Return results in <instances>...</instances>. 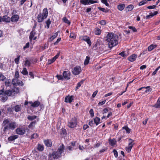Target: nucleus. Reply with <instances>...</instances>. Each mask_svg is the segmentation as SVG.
Wrapping results in <instances>:
<instances>
[{"mask_svg": "<svg viewBox=\"0 0 160 160\" xmlns=\"http://www.w3.org/2000/svg\"><path fill=\"white\" fill-rule=\"evenodd\" d=\"M118 36L112 32L109 33L106 36V41L109 48L111 49L113 47L117 45L118 43Z\"/></svg>", "mask_w": 160, "mask_h": 160, "instance_id": "nucleus-1", "label": "nucleus"}, {"mask_svg": "<svg viewBox=\"0 0 160 160\" xmlns=\"http://www.w3.org/2000/svg\"><path fill=\"white\" fill-rule=\"evenodd\" d=\"M4 127L3 131H7L8 130H14L16 127V123L14 122H10L8 119H4L2 124Z\"/></svg>", "mask_w": 160, "mask_h": 160, "instance_id": "nucleus-2", "label": "nucleus"}, {"mask_svg": "<svg viewBox=\"0 0 160 160\" xmlns=\"http://www.w3.org/2000/svg\"><path fill=\"white\" fill-rule=\"evenodd\" d=\"M18 92V90L17 88H12L9 89H6L5 91L4 88L0 90V94L7 95L9 96H13Z\"/></svg>", "mask_w": 160, "mask_h": 160, "instance_id": "nucleus-3", "label": "nucleus"}, {"mask_svg": "<svg viewBox=\"0 0 160 160\" xmlns=\"http://www.w3.org/2000/svg\"><path fill=\"white\" fill-rule=\"evenodd\" d=\"M78 123L77 119L75 118H72L68 122V126L71 128H74L76 127Z\"/></svg>", "mask_w": 160, "mask_h": 160, "instance_id": "nucleus-4", "label": "nucleus"}, {"mask_svg": "<svg viewBox=\"0 0 160 160\" xmlns=\"http://www.w3.org/2000/svg\"><path fill=\"white\" fill-rule=\"evenodd\" d=\"M79 38L81 40L86 42L89 46L91 45V42L89 38L87 36H81L79 37Z\"/></svg>", "mask_w": 160, "mask_h": 160, "instance_id": "nucleus-5", "label": "nucleus"}, {"mask_svg": "<svg viewBox=\"0 0 160 160\" xmlns=\"http://www.w3.org/2000/svg\"><path fill=\"white\" fill-rule=\"evenodd\" d=\"M18 78H14L12 81V83L14 86H23V82L19 80Z\"/></svg>", "mask_w": 160, "mask_h": 160, "instance_id": "nucleus-6", "label": "nucleus"}, {"mask_svg": "<svg viewBox=\"0 0 160 160\" xmlns=\"http://www.w3.org/2000/svg\"><path fill=\"white\" fill-rule=\"evenodd\" d=\"M81 71V67L79 66H77L72 69V72L74 75H77L79 74Z\"/></svg>", "mask_w": 160, "mask_h": 160, "instance_id": "nucleus-7", "label": "nucleus"}, {"mask_svg": "<svg viewBox=\"0 0 160 160\" xmlns=\"http://www.w3.org/2000/svg\"><path fill=\"white\" fill-rule=\"evenodd\" d=\"M12 82L10 79H7L4 82V84L6 86V89L12 88Z\"/></svg>", "mask_w": 160, "mask_h": 160, "instance_id": "nucleus-8", "label": "nucleus"}, {"mask_svg": "<svg viewBox=\"0 0 160 160\" xmlns=\"http://www.w3.org/2000/svg\"><path fill=\"white\" fill-rule=\"evenodd\" d=\"M25 132V129L24 128H18L16 130V133L19 135L24 134Z\"/></svg>", "mask_w": 160, "mask_h": 160, "instance_id": "nucleus-9", "label": "nucleus"}, {"mask_svg": "<svg viewBox=\"0 0 160 160\" xmlns=\"http://www.w3.org/2000/svg\"><path fill=\"white\" fill-rule=\"evenodd\" d=\"M36 34V33L35 30L32 29L29 36V38L30 41H31L32 39L35 40L37 38V37L35 36Z\"/></svg>", "mask_w": 160, "mask_h": 160, "instance_id": "nucleus-10", "label": "nucleus"}, {"mask_svg": "<svg viewBox=\"0 0 160 160\" xmlns=\"http://www.w3.org/2000/svg\"><path fill=\"white\" fill-rule=\"evenodd\" d=\"M129 140L131 141L129 143L128 147L126 148V150L128 152H129L131 151L133 145V141L130 139H129Z\"/></svg>", "mask_w": 160, "mask_h": 160, "instance_id": "nucleus-11", "label": "nucleus"}, {"mask_svg": "<svg viewBox=\"0 0 160 160\" xmlns=\"http://www.w3.org/2000/svg\"><path fill=\"white\" fill-rule=\"evenodd\" d=\"M61 156V153L57 151V152H54L50 157H52L54 159H58Z\"/></svg>", "mask_w": 160, "mask_h": 160, "instance_id": "nucleus-12", "label": "nucleus"}, {"mask_svg": "<svg viewBox=\"0 0 160 160\" xmlns=\"http://www.w3.org/2000/svg\"><path fill=\"white\" fill-rule=\"evenodd\" d=\"M74 100V97L72 95L71 96H66L65 98V102H68L69 103H71Z\"/></svg>", "mask_w": 160, "mask_h": 160, "instance_id": "nucleus-13", "label": "nucleus"}, {"mask_svg": "<svg viewBox=\"0 0 160 160\" xmlns=\"http://www.w3.org/2000/svg\"><path fill=\"white\" fill-rule=\"evenodd\" d=\"M19 18V16L17 14L13 15L11 18V21L12 22H17Z\"/></svg>", "mask_w": 160, "mask_h": 160, "instance_id": "nucleus-14", "label": "nucleus"}, {"mask_svg": "<svg viewBox=\"0 0 160 160\" xmlns=\"http://www.w3.org/2000/svg\"><path fill=\"white\" fill-rule=\"evenodd\" d=\"M45 18H46L42 15L41 13H39L38 15L37 20L38 22H42Z\"/></svg>", "mask_w": 160, "mask_h": 160, "instance_id": "nucleus-15", "label": "nucleus"}, {"mask_svg": "<svg viewBox=\"0 0 160 160\" xmlns=\"http://www.w3.org/2000/svg\"><path fill=\"white\" fill-rule=\"evenodd\" d=\"M137 57V55L133 54L129 57L128 60L130 62H133L136 60Z\"/></svg>", "mask_w": 160, "mask_h": 160, "instance_id": "nucleus-16", "label": "nucleus"}, {"mask_svg": "<svg viewBox=\"0 0 160 160\" xmlns=\"http://www.w3.org/2000/svg\"><path fill=\"white\" fill-rule=\"evenodd\" d=\"M11 20V18L7 15L3 16L2 17V22H9Z\"/></svg>", "mask_w": 160, "mask_h": 160, "instance_id": "nucleus-17", "label": "nucleus"}, {"mask_svg": "<svg viewBox=\"0 0 160 160\" xmlns=\"http://www.w3.org/2000/svg\"><path fill=\"white\" fill-rule=\"evenodd\" d=\"M108 141L109 144L112 146H114L116 144L117 141L115 138L110 139Z\"/></svg>", "mask_w": 160, "mask_h": 160, "instance_id": "nucleus-18", "label": "nucleus"}, {"mask_svg": "<svg viewBox=\"0 0 160 160\" xmlns=\"http://www.w3.org/2000/svg\"><path fill=\"white\" fill-rule=\"evenodd\" d=\"M29 103L31 104V106L33 107H36L38 106L40 104V103L38 101H36L33 103L32 102H29Z\"/></svg>", "mask_w": 160, "mask_h": 160, "instance_id": "nucleus-19", "label": "nucleus"}, {"mask_svg": "<svg viewBox=\"0 0 160 160\" xmlns=\"http://www.w3.org/2000/svg\"><path fill=\"white\" fill-rule=\"evenodd\" d=\"M48 12L47 8H44L43 9L42 13L41 14L45 17L46 18L47 17L48 15Z\"/></svg>", "mask_w": 160, "mask_h": 160, "instance_id": "nucleus-20", "label": "nucleus"}, {"mask_svg": "<svg viewBox=\"0 0 160 160\" xmlns=\"http://www.w3.org/2000/svg\"><path fill=\"white\" fill-rule=\"evenodd\" d=\"M63 76L64 78L67 79H69L70 78V74L67 71H64L63 73Z\"/></svg>", "mask_w": 160, "mask_h": 160, "instance_id": "nucleus-21", "label": "nucleus"}, {"mask_svg": "<svg viewBox=\"0 0 160 160\" xmlns=\"http://www.w3.org/2000/svg\"><path fill=\"white\" fill-rule=\"evenodd\" d=\"M18 137V135H13L11 136L8 138V140L9 141L12 142L14 141L15 139H17Z\"/></svg>", "mask_w": 160, "mask_h": 160, "instance_id": "nucleus-22", "label": "nucleus"}, {"mask_svg": "<svg viewBox=\"0 0 160 160\" xmlns=\"http://www.w3.org/2000/svg\"><path fill=\"white\" fill-rule=\"evenodd\" d=\"M46 146L48 147H51L52 145V142L51 140L47 139L44 141Z\"/></svg>", "mask_w": 160, "mask_h": 160, "instance_id": "nucleus-23", "label": "nucleus"}, {"mask_svg": "<svg viewBox=\"0 0 160 160\" xmlns=\"http://www.w3.org/2000/svg\"><path fill=\"white\" fill-rule=\"evenodd\" d=\"M64 145L62 144L59 146L57 151L61 154L64 151Z\"/></svg>", "mask_w": 160, "mask_h": 160, "instance_id": "nucleus-24", "label": "nucleus"}, {"mask_svg": "<svg viewBox=\"0 0 160 160\" xmlns=\"http://www.w3.org/2000/svg\"><path fill=\"white\" fill-rule=\"evenodd\" d=\"M157 46V45L156 44H152L148 46V50L149 51H151L154 49Z\"/></svg>", "mask_w": 160, "mask_h": 160, "instance_id": "nucleus-25", "label": "nucleus"}, {"mask_svg": "<svg viewBox=\"0 0 160 160\" xmlns=\"http://www.w3.org/2000/svg\"><path fill=\"white\" fill-rule=\"evenodd\" d=\"M37 122L36 120L34 121L33 122H32L30 123V124L28 125V127L29 128L33 129L34 127L36 124Z\"/></svg>", "mask_w": 160, "mask_h": 160, "instance_id": "nucleus-26", "label": "nucleus"}, {"mask_svg": "<svg viewBox=\"0 0 160 160\" xmlns=\"http://www.w3.org/2000/svg\"><path fill=\"white\" fill-rule=\"evenodd\" d=\"M101 32V30L98 28H96L94 30V32L95 35H99Z\"/></svg>", "mask_w": 160, "mask_h": 160, "instance_id": "nucleus-27", "label": "nucleus"}, {"mask_svg": "<svg viewBox=\"0 0 160 160\" xmlns=\"http://www.w3.org/2000/svg\"><path fill=\"white\" fill-rule=\"evenodd\" d=\"M21 109V105H16L14 107V110L16 112L20 111Z\"/></svg>", "mask_w": 160, "mask_h": 160, "instance_id": "nucleus-28", "label": "nucleus"}, {"mask_svg": "<svg viewBox=\"0 0 160 160\" xmlns=\"http://www.w3.org/2000/svg\"><path fill=\"white\" fill-rule=\"evenodd\" d=\"M94 123L97 126L100 123V119L99 118L96 117L94 119Z\"/></svg>", "mask_w": 160, "mask_h": 160, "instance_id": "nucleus-29", "label": "nucleus"}, {"mask_svg": "<svg viewBox=\"0 0 160 160\" xmlns=\"http://www.w3.org/2000/svg\"><path fill=\"white\" fill-rule=\"evenodd\" d=\"M37 149L39 151H43L44 149L43 145L38 144L37 146Z\"/></svg>", "mask_w": 160, "mask_h": 160, "instance_id": "nucleus-30", "label": "nucleus"}, {"mask_svg": "<svg viewBox=\"0 0 160 160\" xmlns=\"http://www.w3.org/2000/svg\"><path fill=\"white\" fill-rule=\"evenodd\" d=\"M31 64V61L27 59L25 61L24 65L26 67H29Z\"/></svg>", "mask_w": 160, "mask_h": 160, "instance_id": "nucleus-31", "label": "nucleus"}, {"mask_svg": "<svg viewBox=\"0 0 160 160\" xmlns=\"http://www.w3.org/2000/svg\"><path fill=\"white\" fill-rule=\"evenodd\" d=\"M90 59V57H89L88 56H87L86 57V59L84 60V64L85 65H88Z\"/></svg>", "mask_w": 160, "mask_h": 160, "instance_id": "nucleus-32", "label": "nucleus"}, {"mask_svg": "<svg viewBox=\"0 0 160 160\" xmlns=\"http://www.w3.org/2000/svg\"><path fill=\"white\" fill-rule=\"evenodd\" d=\"M37 116L35 115H33V116H30L29 115L28 117V119L30 121L33 120L37 118Z\"/></svg>", "mask_w": 160, "mask_h": 160, "instance_id": "nucleus-33", "label": "nucleus"}, {"mask_svg": "<svg viewBox=\"0 0 160 160\" xmlns=\"http://www.w3.org/2000/svg\"><path fill=\"white\" fill-rule=\"evenodd\" d=\"M58 35V32H57L55 33L54 35H53L49 39L50 41H52L53 39H54Z\"/></svg>", "mask_w": 160, "mask_h": 160, "instance_id": "nucleus-34", "label": "nucleus"}, {"mask_svg": "<svg viewBox=\"0 0 160 160\" xmlns=\"http://www.w3.org/2000/svg\"><path fill=\"white\" fill-rule=\"evenodd\" d=\"M21 73L24 75H26L28 74V72L26 68H24L21 72Z\"/></svg>", "mask_w": 160, "mask_h": 160, "instance_id": "nucleus-35", "label": "nucleus"}, {"mask_svg": "<svg viewBox=\"0 0 160 160\" xmlns=\"http://www.w3.org/2000/svg\"><path fill=\"white\" fill-rule=\"evenodd\" d=\"M46 26H45L46 27H47V28H49L50 25L51 23V21L49 18L48 19V20L46 21Z\"/></svg>", "mask_w": 160, "mask_h": 160, "instance_id": "nucleus-36", "label": "nucleus"}, {"mask_svg": "<svg viewBox=\"0 0 160 160\" xmlns=\"http://www.w3.org/2000/svg\"><path fill=\"white\" fill-rule=\"evenodd\" d=\"M125 7V5L124 4H120L118 6V8L120 11L123 10Z\"/></svg>", "mask_w": 160, "mask_h": 160, "instance_id": "nucleus-37", "label": "nucleus"}, {"mask_svg": "<svg viewBox=\"0 0 160 160\" xmlns=\"http://www.w3.org/2000/svg\"><path fill=\"white\" fill-rule=\"evenodd\" d=\"M144 88L147 89L145 91V92L146 93L150 92L152 91V89L151 88V87L150 86H147L146 87H145Z\"/></svg>", "mask_w": 160, "mask_h": 160, "instance_id": "nucleus-38", "label": "nucleus"}, {"mask_svg": "<svg viewBox=\"0 0 160 160\" xmlns=\"http://www.w3.org/2000/svg\"><path fill=\"white\" fill-rule=\"evenodd\" d=\"M83 81H82L78 82L77 85V86L75 88L76 90H77L81 85L83 83Z\"/></svg>", "mask_w": 160, "mask_h": 160, "instance_id": "nucleus-39", "label": "nucleus"}, {"mask_svg": "<svg viewBox=\"0 0 160 160\" xmlns=\"http://www.w3.org/2000/svg\"><path fill=\"white\" fill-rule=\"evenodd\" d=\"M88 1L89 0H81L80 2L82 4L85 5L88 4Z\"/></svg>", "mask_w": 160, "mask_h": 160, "instance_id": "nucleus-40", "label": "nucleus"}, {"mask_svg": "<svg viewBox=\"0 0 160 160\" xmlns=\"http://www.w3.org/2000/svg\"><path fill=\"white\" fill-rule=\"evenodd\" d=\"M123 129L126 130L127 133H129L130 132V129L127 126H125L122 128Z\"/></svg>", "mask_w": 160, "mask_h": 160, "instance_id": "nucleus-41", "label": "nucleus"}, {"mask_svg": "<svg viewBox=\"0 0 160 160\" xmlns=\"http://www.w3.org/2000/svg\"><path fill=\"white\" fill-rule=\"evenodd\" d=\"M63 20L65 23L69 25L70 24V22L66 17H64L63 18Z\"/></svg>", "mask_w": 160, "mask_h": 160, "instance_id": "nucleus-42", "label": "nucleus"}, {"mask_svg": "<svg viewBox=\"0 0 160 160\" xmlns=\"http://www.w3.org/2000/svg\"><path fill=\"white\" fill-rule=\"evenodd\" d=\"M6 79V77L2 74L0 73V80L3 81Z\"/></svg>", "mask_w": 160, "mask_h": 160, "instance_id": "nucleus-43", "label": "nucleus"}, {"mask_svg": "<svg viewBox=\"0 0 160 160\" xmlns=\"http://www.w3.org/2000/svg\"><path fill=\"white\" fill-rule=\"evenodd\" d=\"M109 0H101L102 2L105 4V5L107 7L109 6V4L107 2V1Z\"/></svg>", "mask_w": 160, "mask_h": 160, "instance_id": "nucleus-44", "label": "nucleus"}, {"mask_svg": "<svg viewBox=\"0 0 160 160\" xmlns=\"http://www.w3.org/2000/svg\"><path fill=\"white\" fill-rule=\"evenodd\" d=\"M133 6L131 4L128 5L127 7V8L128 9V11L132 10L133 9Z\"/></svg>", "mask_w": 160, "mask_h": 160, "instance_id": "nucleus-45", "label": "nucleus"}, {"mask_svg": "<svg viewBox=\"0 0 160 160\" xmlns=\"http://www.w3.org/2000/svg\"><path fill=\"white\" fill-rule=\"evenodd\" d=\"M20 56L18 55L17 56V58L15 59V62L17 64H18L19 62Z\"/></svg>", "mask_w": 160, "mask_h": 160, "instance_id": "nucleus-46", "label": "nucleus"}, {"mask_svg": "<svg viewBox=\"0 0 160 160\" xmlns=\"http://www.w3.org/2000/svg\"><path fill=\"white\" fill-rule=\"evenodd\" d=\"M147 1L146 0L142 1L140 2L139 3V6H141L142 5H144L145 4L147 3Z\"/></svg>", "mask_w": 160, "mask_h": 160, "instance_id": "nucleus-47", "label": "nucleus"}, {"mask_svg": "<svg viewBox=\"0 0 160 160\" xmlns=\"http://www.w3.org/2000/svg\"><path fill=\"white\" fill-rule=\"evenodd\" d=\"M128 28L132 30L133 32H135L137 31V30L134 27L129 26Z\"/></svg>", "mask_w": 160, "mask_h": 160, "instance_id": "nucleus-48", "label": "nucleus"}, {"mask_svg": "<svg viewBox=\"0 0 160 160\" xmlns=\"http://www.w3.org/2000/svg\"><path fill=\"white\" fill-rule=\"evenodd\" d=\"M19 77V72L18 71H17L15 72L14 77V78H18Z\"/></svg>", "mask_w": 160, "mask_h": 160, "instance_id": "nucleus-49", "label": "nucleus"}, {"mask_svg": "<svg viewBox=\"0 0 160 160\" xmlns=\"http://www.w3.org/2000/svg\"><path fill=\"white\" fill-rule=\"evenodd\" d=\"M38 137V135L37 133H34L31 136V138H36Z\"/></svg>", "mask_w": 160, "mask_h": 160, "instance_id": "nucleus-50", "label": "nucleus"}, {"mask_svg": "<svg viewBox=\"0 0 160 160\" xmlns=\"http://www.w3.org/2000/svg\"><path fill=\"white\" fill-rule=\"evenodd\" d=\"M98 9L99 10L102 11L104 12H108V10L106 9L105 8H101V7H98Z\"/></svg>", "mask_w": 160, "mask_h": 160, "instance_id": "nucleus-51", "label": "nucleus"}, {"mask_svg": "<svg viewBox=\"0 0 160 160\" xmlns=\"http://www.w3.org/2000/svg\"><path fill=\"white\" fill-rule=\"evenodd\" d=\"M99 23L102 25H105L106 24V22L105 20H102L100 21Z\"/></svg>", "mask_w": 160, "mask_h": 160, "instance_id": "nucleus-52", "label": "nucleus"}, {"mask_svg": "<svg viewBox=\"0 0 160 160\" xmlns=\"http://www.w3.org/2000/svg\"><path fill=\"white\" fill-rule=\"evenodd\" d=\"M160 68V66H158L157 68L153 72L152 75H155L156 74L158 71L159 69Z\"/></svg>", "mask_w": 160, "mask_h": 160, "instance_id": "nucleus-53", "label": "nucleus"}, {"mask_svg": "<svg viewBox=\"0 0 160 160\" xmlns=\"http://www.w3.org/2000/svg\"><path fill=\"white\" fill-rule=\"evenodd\" d=\"M113 152L114 153L115 157L116 158L117 157H118V154L117 151L115 149H114L113 151Z\"/></svg>", "mask_w": 160, "mask_h": 160, "instance_id": "nucleus-54", "label": "nucleus"}, {"mask_svg": "<svg viewBox=\"0 0 160 160\" xmlns=\"http://www.w3.org/2000/svg\"><path fill=\"white\" fill-rule=\"evenodd\" d=\"M89 113L91 117H93L94 116V113L93 110L92 109H91L89 111Z\"/></svg>", "mask_w": 160, "mask_h": 160, "instance_id": "nucleus-55", "label": "nucleus"}, {"mask_svg": "<svg viewBox=\"0 0 160 160\" xmlns=\"http://www.w3.org/2000/svg\"><path fill=\"white\" fill-rule=\"evenodd\" d=\"M106 102V100H104L102 101L101 102H100L98 103V104L99 106H102Z\"/></svg>", "mask_w": 160, "mask_h": 160, "instance_id": "nucleus-56", "label": "nucleus"}, {"mask_svg": "<svg viewBox=\"0 0 160 160\" xmlns=\"http://www.w3.org/2000/svg\"><path fill=\"white\" fill-rule=\"evenodd\" d=\"M154 107L156 108H160V102H157L154 105Z\"/></svg>", "mask_w": 160, "mask_h": 160, "instance_id": "nucleus-57", "label": "nucleus"}, {"mask_svg": "<svg viewBox=\"0 0 160 160\" xmlns=\"http://www.w3.org/2000/svg\"><path fill=\"white\" fill-rule=\"evenodd\" d=\"M55 61V60L53 58H52V59L49 60L48 61V63L49 64H50L54 62Z\"/></svg>", "mask_w": 160, "mask_h": 160, "instance_id": "nucleus-58", "label": "nucleus"}, {"mask_svg": "<svg viewBox=\"0 0 160 160\" xmlns=\"http://www.w3.org/2000/svg\"><path fill=\"white\" fill-rule=\"evenodd\" d=\"M60 54V52H59L56 55H55L53 58L55 61L59 57Z\"/></svg>", "mask_w": 160, "mask_h": 160, "instance_id": "nucleus-59", "label": "nucleus"}, {"mask_svg": "<svg viewBox=\"0 0 160 160\" xmlns=\"http://www.w3.org/2000/svg\"><path fill=\"white\" fill-rule=\"evenodd\" d=\"M77 148H73L71 146H68L67 148L69 151H72V150L76 149Z\"/></svg>", "mask_w": 160, "mask_h": 160, "instance_id": "nucleus-60", "label": "nucleus"}, {"mask_svg": "<svg viewBox=\"0 0 160 160\" xmlns=\"http://www.w3.org/2000/svg\"><path fill=\"white\" fill-rule=\"evenodd\" d=\"M156 7V5H153L152 6H149L147 7V8L148 9H154Z\"/></svg>", "mask_w": 160, "mask_h": 160, "instance_id": "nucleus-61", "label": "nucleus"}, {"mask_svg": "<svg viewBox=\"0 0 160 160\" xmlns=\"http://www.w3.org/2000/svg\"><path fill=\"white\" fill-rule=\"evenodd\" d=\"M56 77H57L58 79V80H63V77L62 75H57V76Z\"/></svg>", "mask_w": 160, "mask_h": 160, "instance_id": "nucleus-62", "label": "nucleus"}, {"mask_svg": "<svg viewBox=\"0 0 160 160\" xmlns=\"http://www.w3.org/2000/svg\"><path fill=\"white\" fill-rule=\"evenodd\" d=\"M119 54L123 57H126L127 56V55H126L125 53L124 52H121Z\"/></svg>", "mask_w": 160, "mask_h": 160, "instance_id": "nucleus-63", "label": "nucleus"}, {"mask_svg": "<svg viewBox=\"0 0 160 160\" xmlns=\"http://www.w3.org/2000/svg\"><path fill=\"white\" fill-rule=\"evenodd\" d=\"M29 47V43L28 42L26 43L25 45L23 47V49L25 50L26 48H28Z\"/></svg>", "mask_w": 160, "mask_h": 160, "instance_id": "nucleus-64", "label": "nucleus"}]
</instances>
